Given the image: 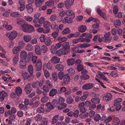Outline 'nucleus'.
<instances>
[{"label":"nucleus","mask_w":125,"mask_h":125,"mask_svg":"<svg viewBox=\"0 0 125 125\" xmlns=\"http://www.w3.org/2000/svg\"><path fill=\"white\" fill-rule=\"evenodd\" d=\"M68 42H65L63 44V46L62 49L59 50L56 52V55L59 56L63 54H66L69 52V49L70 48Z\"/></svg>","instance_id":"1"},{"label":"nucleus","mask_w":125,"mask_h":125,"mask_svg":"<svg viewBox=\"0 0 125 125\" xmlns=\"http://www.w3.org/2000/svg\"><path fill=\"white\" fill-rule=\"evenodd\" d=\"M122 99L121 98H118L114 101V105L116 106V111L119 110L121 107L120 103L122 101Z\"/></svg>","instance_id":"2"},{"label":"nucleus","mask_w":125,"mask_h":125,"mask_svg":"<svg viewBox=\"0 0 125 125\" xmlns=\"http://www.w3.org/2000/svg\"><path fill=\"white\" fill-rule=\"evenodd\" d=\"M70 80L69 75L68 74H66L64 76L63 80L61 82V84L63 85H66L68 84Z\"/></svg>","instance_id":"3"},{"label":"nucleus","mask_w":125,"mask_h":125,"mask_svg":"<svg viewBox=\"0 0 125 125\" xmlns=\"http://www.w3.org/2000/svg\"><path fill=\"white\" fill-rule=\"evenodd\" d=\"M17 33L16 31H13L10 33H8L6 36H8V38L10 40H13L14 39L17 35Z\"/></svg>","instance_id":"4"},{"label":"nucleus","mask_w":125,"mask_h":125,"mask_svg":"<svg viewBox=\"0 0 125 125\" xmlns=\"http://www.w3.org/2000/svg\"><path fill=\"white\" fill-rule=\"evenodd\" d=\"M112 95L110 93H107L103 97V100L106 102H108L112 99Z\"/></svg>","instance_id":"5"},{"label":"nucleus","mask_w":125,"mask_h":125,"mask_svg":"<svg viewBox=\"0 0 125 125\" xmlns=\"http://www.w3.org/2000/svg\"><path fill=\"white\" fill-rule=\"evenodd\" d=\"M93 87L94 84L93 83H87L84 85L82 88L83 90H89L92 89Z\"/></svg>","instance_id":"6"},{"label":"nucleus","mask_w":125,"mask_h":125,"mask_svg":"<svg viewBox=\"0 0 125 125\" xmlns=\"http://www.w3.org/2000/svg\"><path fill=\"white\" fill-rule=\"evenodd\" d=\"M103 42H106L110 41L112 40V38L110 36V34L106 33L103 37Z\"/></svg>","instance_id":"7"},{"label":"nucleus","mask_w":125,"mask_h":125,"mask_svg":"<svg viewBox=\"0 0 125 125\" xmlns=\"http://www.w3.org/2000/svg\"><path fill=\"white\" fill-rule=\"evenodd\" d=\"M35 65L36 67V71H39L42 69V64L41 60H37Z\"/></svg>","instance_id":"8"},{"label":"nucleus","mask_w":125,"mask_h":125,"mask_svg":"<svg viewBox=\"0 0 125 125\" xmlns=\"http://www.w3.org/2000/svg\"><path fill=\"white\" fill-rule=\"evenodd\" d=\"M74 0H67L65 1L64 3L65 6L67 9H70V7L72 6L74 2Z\"/></svg>","instance_id":"9"},{"label":"nucleus","mask_w":125,"mask_h":125,"mask_svg":"<svg viewBox=\"0 0 125 125\" xmlns=\"http://www.w3.org/2000/svg\"><path fill=\"white\" fill-rule=\"evenodd\" d=\"M50 29L49 28H47L46 29H44L42 27H39L37 29V30L39 32H43L45 33L49 32L50 31Z\"/></svg>","instance_id":"10"},{"label":"nucleus","mask_w":125,"mask_h":125,"mask_svg":"<svg viewBox=\"0 0 125 125\" xmlns=\"http://www.w3.org/2000/svg\"><path fill=\"white\" fill-rule=\"evenodd\" d=\"M43 84V83L42 82H40L38 81H36V82H33L32 86L34 88H38L39 86L40 87H41Z\"/></svg>","instance_id":"11"},{"label":"nucleus","mask_w":125,"mask_h":125,"mask_svg":"<svg viewBox=\"0 0 125 125\" xmlns=\"http://www.w3.org/2000/svg\"><path fill=\"white\" fill-rule=\"evenodd\" d=\"M26 64L25 60L21 59L20 62V68L22 69H25L26 67Z\"/></svg>","instance_id":"12"},{"label":"nucleus","mask_w":125,"mask_h":125,"mask_svg":"<svg viewBox=\"0 0 125 125\" xmlns=\"http://www.w3.org/2000/svg\"><path fill=\"white\" fill-rule=\"evenodd\" d=\"M25 90L27 94H29L32 90V89L31 87V84L30 83L28 84L25 87Z\"/></svg>","instance_id":"13"},{"label":"nucleus","mask_w":125,"mask_h":125,"mask_svg":"<svg viewBox=\"0 0 125 125\" xmlns=\"http://www.w3.org/2000/svg\"><path fill=\"white\" fill-rule=\"evenodd\" d=\"M44 105L42 104L40 105V107L38 108L36 111L37 112L40 113H43L45 112V110L44 108Z\"/></svg>","instance_id":"14"},{"label":"nucleus","mask_w":125,"mask_h":125,"mask_svg":"<svg viewBox=\"0 0 125 125\" xmlns=\"http://www.w3.org/2000/svg\"><path fill=\"white\" fill-rule=\"evenodd\" d=\"M44 42L46 45L48 46L50 45L52 43V41H51V38L49 37L45 38Z\"/></svg>","instance_id":"15"},{"label":"nucleus","mask_w":125,"mask_h":125,"mask_svg":"<svg viewBox=\"0 0 125 125\" xmlns=\"http://www.w3.org/2000/svg\"><path fill=\"white\" fill-rule=\"evenodd\" d=\"M32 5L28 4L26 6V8L27 10V11L29 13H32L33 11V9L32 8Z\"/></svg>","instance_id":"16"},{"label":"nucleus","mask_w":125,"mask_h":125,"mask_svg":"<svg viewBox=\"0 0 125 125\" xmlns=\"http://www.w3.org/2000/svg\"><path fill=\"white\" fill-rule=\"evenodd\" d=\"M60 58L57 57L53 56L51 59V62L53 64H56L58 63L60 61Z\"/></svg>","instance_id":"17"},{"label":"nucleus","mask_w":125,"mask_h":125,"mask_svg":"<svg viewBox=\"0 0 125 125\" xmlns=\"http://www.w3.org/2000/svg\"><path fill=\"white\" fill-rule=\"evenodd\" d=\"M57 93L58 92L56 89L53 88L50 91L49 94L50 96L52 97L56 95Z\"/></svg>","instance_id":"18"},{"label":"nucleus","mask_w":125,"mask_h":125,"mask_svg":"<svg viewBox=\"0 0 125 125\" xmlns=\"http://www.w3.org/2000/svg\"><path fill=\"white\" fill-rule=\"evenodd\" d=\"M24 80L27 79L29 78H31V75H29L28 73L27 72L22 73L21 74Z\"/></svg>","instance_id":"19"},{"label":"nucleus","mask_w":125,"mask_h":125,"mask_svg":"<svg viewBox=\"0 0 125 125\" xmlns=\"http://www.w3.org/2000/svg\"><path fill=\"white\" fill-rule=\"evenodd\" d=\"M15 93L18 96H20L22 93V90L21 88L19 87L16 88Z\"/></svg>","instance_id":"20"},{"label":"nucleus","mask_w":125,"mask_h":125,"mask_svg":"<svg viewBox=\"0 0 125 125\" xmlns=\"http://www.w3.org/2000/svg\"><path fill=\"white\" fill-rule=\"evenodd\" d=\"M28 70L29 73H30L31 77L32 78H33L34 77V75L33 74V68L32 66L30 65L28 67Z\"/></svg>","instance_id":"21"},{"label":"nucleus","mask_w":125,"mask_h":125,"mask_svg":"<svg viewBox=\"0 0 125 125\" xmlns=\"http://www.w3.org/2000/svg\"><path fill=\"white\" fill-rule=\"evenodd\" d=\"M35 52L38 55H40L41 54V49L40 46L37 45L35 46Z\"/></svg>","instance_id":"22"},{"label":"nucleus","mask_w":125,"mask_h":125,"mask_svg":"<svg viewBox=\"0 0 125 125\" xmlns=\"http://www.w3.org/2000/svg\"><path fill=\"white\" fill-rule=\"evenodd\" d=\"M89 95V93L87 92H84L83 94V96L80 98L81 101H83Z\"/></svg>","instance_id":"23"},{"label":"nucleus","mask_w":125,"mask_h":125,"mask_svg":"<svg viewBox=\"0 0 125 125\" xmlns=\"http://www.w3.org/2000/svg\"><path fill=\"white\" fill-rule=\"evenodd\" d=\"M27 56V53L24 51H22L21 53L20 56L22 58L21 59H25Z\"/></svg>","instance_id":"24"},{"label":"nucleus","mask_w":125,"mask_h":125,"mask_svg":"<svg viewBox=\"0 0 125 125\" xmlns=\"http://www.w3.org/2000/svg\"><path fill=\"white\" fill-rule=\"evenodd\" d=\"M29 25L27 24H22L21 26V29L24 31L26 32L29 27Z\"/></svg>","instance_id":"25"},{"label":"nucleus","mask_w":125,"mask_h":125,"mask_svg":"<svg viewBox=\"0 0 125 125\" xmlns=\"http://www.w3.org/2000/svg\"><path fill=\"white\" fill-rule=\"evenodd\" d=\"M56 68L59 71H62L64 69V67L62 64H58L56 66Z\"/></svg>","instance_id":"26"},{"label":"nucleus","mask_w":125,"mask_h":125,"mask_svg":"<svg viewBox=\"0 0 125 125\" xmlns=\"http://www.w3.org/2000/svg\"><path fill=\"white\" fill-rule=\"evenodd\" d=\"M19 59L18 55H16L14 56L12 60L13 63V65L16 64L18 61Z\"/></svg>","instance_id":"27"},{"label":"nucleus","mask_w":125,"mask_h":125,"mask_svg":"<svg viewBox=\"0 0 125 125\" xmlns=\"http://www.w3.org/2000/svg\"><path fill=\"white\" fill-rule=\"evenodd\" d=\"M24 41L27 42H30L31 40V37L30 36L25 35L23 37Z\"/></svg>","instance_id":"28"},{"label":"nucleus","mask_w":125,"mask_h":125,"mask_svg":"<svg viewBox=\"0 0 125 125\" xmlns=\"http://www.w3.org/2000/svg\"><path fill=\"white\" fill-rule=\"evenodd\" d=\"M67 39V38L65 37L60 36L58 38L57 40L60 43H61L66 41Z\"/></svg>","instance_id":"29"},{"label":"nucleus","mask_w":125,"mask_h":125,"mask_svg":"<svg viewBox=\"0 0 125 125\" xmlns=\"http://www.w3.org/2000/svg\"><path fill=\"white\" fill-rule=\"evenodd\" d=\"M64 73L63 72H59L58 74L59 79L60 80H62L64 78Z\"/></svg>","instance_id":"30"},{"label":"nucleus","mask_w":125,"mask_h":125,"mask_svg":"<svg viewBox=\"0 0 125 125\" xmlns=\"http://www.w3.org/2000/svg\"><path fill=\"white\" fill-rule=\"evenodd\" d=\"M79 31L81 32H85L86 30V27L85 25H82L79 28Z\"/></svg>","instance_id":"31"},{"label":"nucleus","mask_w":125,"mask_h":125,"mask_svg":"<svg viewBox=\"0 0 125 125\" xmlns=\"http://www.w3.org/2000/svg\"><path fill=\"white\" fill-rule=\"evenodd\" d=\"M78 46L80 48H86L91 46L90 44L88 43H83L78 45Z\"/></svg>","instance_id":"32"},{"label":"nucleus","mask_w":125,"mask_h":125,"mask_svg":"<svg viewBox=\"0 0 125 125\" xmlns=\"http://www.w3.org/2000/svg\"><path fill=\"white\" fill-rule=\"evenodd\" d=\"M48 50V48L46 46L43 45L42 46L41 51L42 53H46L47 51Z\"/></svg>","instance_id":"33"},{"label":"nucleus","mask_w":125,"mask_h":125,"mask_svg":"<svg viewBox=\"0 0 125 125\" xmlns=\"http://www.w3.org/2000/svg\"><path fill=\"white\" fill-rule=\"evenodd\" d=\"M115 26L117 28H118L121 24V23L119 20H117L114 21Z\"/></svg>","instance_id":"34"},{"label":"nucleus","mask_w":125,"mask_h":125,"mask_svg":"<svg viewBox=\"0 0 125 125\" xmlns=\"http://www.w3.org/2000/svg\"><path fill=\"white\" fill-rule=\"evenodd\" d=\"M100 100L99 98H95L92 99L91 101L93 103L98 104L100 102Z\"/></svg>","instance_id":"35"},{"label":"nucleus","mask_w":125,"mask_h":125,"mask_svg":"<svg viewBox=\"0 0 125 125\" xmlns=\"http://www.w3.org/2000/svg\"><path fill=\"white\" fill-rule=\"evenodd\" d=\"M66 15L69 16H72L73 17L74 16V13L72 10H70L67 11L66 12Z\"/></svg>","instance_id":"36"},{"label":"nucleus","mask_w":125,"mask_h":125,"mask_svg":"<svg viewBox=\"0 0 125 125\" xmlns=\"http://www.w3.org/2000/svg\"><path fill=\"white\" fill-rule=\"evenodd\" d=\"M59 117V116L58 115H56L54 116L52 119V124H54L57 122Z\"/></svg>","instance_id":"37"},{"label":"nucleus","mask_w":125,"mask_h":125,"mask_svg":"<svg viewBox=\"0 0 125 125\" xmlns=\"http://www.w3.org/2000/svg\"><path fill=\"white\" fill-rule=\"evenodd\" d=\"M43 3L39 0H35V4L37 7L41 6Z\"/></svg>","instance_id":"38"},{"label":"nucleus","mask_w":125,"mask_h":125,"mask_svg":"<svg viewBox=\"0 0 125 125\" xmlns=\"http://www.w3.org/2000/svg\"><path fill=\"white\" fill-rule=\"evenodd\" d=\"M75 60L74 59H70L68 60L67 63L69 65H72L74 64Z\"/></svg>","instance_id":"39"},{"label":"nucleus","mask_w":125,"mask_h":125,"mask_svg":"<svg viewBox=\"0 0 125 125\" xmlns=\"http://www.w3.org/2000/svg\"><path fill=\"white\" fill-rule=\"evenodd\" d=\"M45 84V85L48 87L49 88H50L51 89L52 88V83L49 80H47L46 81Z\"/></svg>","instance_id":"40"},{"label":"nucleus","mask_w":125,"mask_h":125,"mask_svg":"<svg viewBox=\"0 0 125 125\" xmlns=\"http://www.w3.org/2000/svg\"><path fill=\"white\" fill-rule=\"evenodd\" d=\"M29 27H28V29L27 30V31L26 32H32L34 31H35L34 28L32 26L29 25Z\"/></svg>","instance_id":"41"},{"label":"nucleus","mask_w":125,"mask_h":125,"mask_svg":"<svg viewBox=\"0 0 125 125\" xmlns=\"http://www.w3.org/2000/svg\"><path fill=\"white\" fill-rule=\"evenodd\" d=\"M63 21L67 23H70L72 21L71 18L68 17H65L63 19Z\"/></svg>","instance_id":"42"},{"label":"nucleus","mask_w":125,"mask_h":125,"mask_svg":"<svg viewBox=\"0 0 125 125\" xmlns=\"http://www.w3.org/2000/svg\"><path fill=\"white\" fill-rule=\"evenodd\" d=\"M54 32L52 33V36L54 38H56L58 36V33L59 32V30L55 31L54 30Z\"/></svg>","instance_id":"43"},{"label":"nucleus","mask_w":125,"mask_h":125,"mask_svg":"<svg viewBox=\"0 0 125 125\" xmlns=\"http://www.w3.org/2000/svg\"><path fill=\"white\" fill-rule=\"evenodd\" d=\"M99 75L100 76V77L103 80L107 82L108 80L101 72H99L98 73Z\"/></svg>","instance_id":"44"},{"label":"nucleus","mask_w":125,"mask_h":125,"mask_svg":"<svg viewBox=\"0 0 125 125\" xmlns=\"http://www.w3.org/2000/svg\"><path fill=\"white\" fill-rule=\"evenodd\" d=\"M49 99V98L46 96L42 97L41 99V101L43 103H45L47 102Z\"/></svg>","instance_id":"45"},{"label":"nucleus","mask_w":125,"mask_h":125,"mask_svg":"<svg viewBox=\"0 0 125 125\" xmlns=\"http://www.w3.org/2000/svg\"><path fill=\"white\" fill-rule=\"evenodd\" d=\"M21 48L20 46L17 47H14L13 49V52L14 54H16L17 52L19 51L20 49Z\"/></svg>","instance_id":"46"},{"label":"nucleus","mask_w":125,"mask_h":125,"mask_svg":"<svg viewBox=\"0 0 125 125\" xmlns=\"http://www.w3.org/2000/svg\"><path fill=\"white\" fill-rule=\"evenodd\" d=\"M80 77L81 79L84 80L88 79L89 76L87 75L83 74L81 75Z\"/></svg>","instance_id":"47"},{"label":"nucleus","mask_w":125,"mask_h":125,"mask_svg":"<svg viewBox=\"0 0 125 125\" xmlns=\"http://www.w3.org/2000/svg\"><path fill=\"white\" fill-rule=\"evenodd\" d=\"M19 107L20 110H24L26 109L27 107L26 105L22 104H20L19 105Z\"/></svg>","instance_id":"48"},{"label":"nucleus","mask_w":125,"mask_h":125,"mask_svg":"<svg viewBox=\"0 0 125 125\" xmlns=\"http://www.w3.org/2000/svg\"><path fill=\"white\" fill-rule=\"evenodd\" d=\"M11 15L12 16L14 17H20L21 16V14L17 12H13L11 14Z\"/></svg>","instance_id":"49"},{"label":"nucleus","mask_w":125,"mask_h":125,"mask_svg":"<svg viewBox=\"0 0 125 125\" xmlns=\"http://www.w3.org/2000/svg\"><path fill=\"white\" fill-rule=\"evenodd\" d=\"M101 119V116L99 114L96 115L94 117V119L95 122L98 121Z\"/></svg>","instance_id":"50"},{"label":"nucleus","mask_w":125,"mask_h":125,"mask_svg":"<svg viewBox=\"0 0 125 125\" xmlns=\"http://www.w3.org/2000/svg\"><path fill=\"white\" fill-rule=\"evenodd\" d=\"M51 28L55 31L59 30L58 26L56 25L55 23L54 22L52 23V25Z\"/></svg>","instance_id":"51"},{"label":"nucleus","mask_w":125,"mask_h":125,"mask_svg":"<svg viewBox=\"0 0 125 125\" xmlns=\"http://www.w3.org/2000/svg\"><path fill=\"white\" fill-rule=\"evenodd\" d=\"M70 33V30L68 28L64 29L62 32V33L63 34H69Z\"/></svg>","instance_id":"52"},{"label":"nucleus","mask_w":125,"mask_h":125,"mask_svg":"<svg viewBox=\"0 0 125 125\" xmlns=\"http://www.w3.org/2000/svg\"><path fill=\"white\" fill-rule=\"evenodd\" d=\"M89 115L88 113H87L85 114H81L80 115V118L82 119L85 118L87 117Z\"/></svg>","instance_id":"53"},{"label":"nucleus","mask_w":125,"mask_h":125,"mask_svg":"<svg viewBox=\"0 0 125 125\" xmlns=\"http://www.w3.org/2000/svg\"><path fill=\"white\" fill-rule=\"evenodd\" d=\"M73 101V99L70 96L68 97L66 99L67 102L68 104H71Z\"/></svg>","instance_id":"54"},{"label":"nucleus","mask_w":125,"mask_h":125,"mask_svg":"<svg viewBox=\"0 0 125 125\" xmlns=\"http://www.w3.org/2000/svg\"><path fill=\"white\" fill-rule=\"evenodd\" d=\"M39 104V102L38 101L35 102L34 103H31L30 104V105L33 107H37Z\"/></svg>","instance_id":"55"},{"label":"nucleus","mask_w":125,"mask_h":125,"mask_svg":"<svg viewBox=\"0 0 125 125\" xmlns=\"http://www.w3.org/2000/svg\"><path fill=\"white\" fill-rule=\"evenodd\" d=\"M61 106L58 107V109L59 110H62L66 107L67 104L65 103H63L62 104L60 105Z\"/></svg>","instance_id":"56"},{"label":"nucleus","mask_w":125,"mask_h":125,"mask_svg":"<svg viewBox=\"0 0 125 125\" xmlns=\"http://www.w3.org/2000/svg\"><path fill=\"white\" fill-rule=\"evenodd\" d=\"M52 77L53 80L56 81L57 79L58 78L56 72H54L52 74Z\"/></svg>","instance_id":"57"},{"label":"nucleus","mask_w":125,"mask_h":125,"mask_svg":"<svg viewBox=\"0 0 125 125\" xmlns=\"http://www.w3.org/2000/svg\"><path fill=\"white\" fill-rule=\"evenodd\" d=\"M118 75V74L117 73L116 71H113L111 73L109 74V76H110V75H111L113 76V77H116Z\"/></svg>","instance_id":"58"},{"label":"nucleus","mask_w":125,"mask_h":125,"mask_svg":"<svg viewBox=\"0 0 125 125\" xmlns=\"http://www.w3.org/2000/svg\"><path fill=\"white\" fill-rule=\"evenodd\" d=\"M58 101L56 99L53 100L52 102L53 106L55 107L57 106L58 105Z\"/></svg>","instance_id":"59"},{"label":"nucleus","mask_w":125,"mask_h":125,"mask_svg":"<svg viewBox=\"0 0 125 125\" xmlns=\"http://www.w3.org/2000/svg\"><path fill=\"white\" fill-rule=\"evenodd\" d=\"M56 16L55 14H53L51 16L50 20V21H54L56 19Z\"/></svg>","instance_id":"60"},{"label":"nucleus","mask_w":125,"mask_h":125,"mask_svg":"<svg viewBox=\"0 0 125 125\" xmlns=\"http://www.w3.org/2000/svg\"><path fill=\"white\" fill-rule=\"evenodd\" d=\"M46 4L48 6H52L54 5V2L51 1H49L46 3Z\"/></svg>","instance_id":"61"},{"label":"nucleus","mask_w":125,"mask_h":125,"mask_svg":"<svg viewBox=\"0 0 125 125\" xmlns=\"http://www.w3.org/2000/svg\"><path fill=\"white\" fill-rule=\"evenodd\" d=\"M114 123L115 125H118L120 123V120L117 117L115 118L114 120Z\"/></svg>","instance_id":"62"},{"label":"nucleus","mask_w":125,"mask_h":125,"mask_svg":"<svg viewBox=\"0 0 125 125\" xmlns=\"http://www.w3.org/2000/svg\"><path fill=\"white\" fill-rule=\"evenodd\" d=\"M24 22V21L21 19H18L17 20V24L19 25H21Z\"/></svg>","instance_id":"63"},{"label":"nucleus","mask_w":125,"mask_h":125,"mask_svg":"<svg viewBox=\"0 0 125 125\" xmlns=\"http://www.w3.org/2000/svg\"><path fill=\"white\" fill-rule=\"evenodd\" d=\"M33 48L32 46L30 44H27L26 47V49L29 51L32 50Z\"/></svg>","instance_id":"64"}]
</instances>
